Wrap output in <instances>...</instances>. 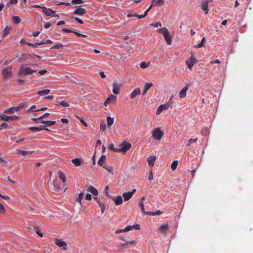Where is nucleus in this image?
Listing matches in <instances>:
<instances>
[{
    "instance_id": "nucleus-1",
    "label": "nucleus",
    "mask_w": 253,
    "mask_h": 253,
    "mask_svg": "<svg viewBox=\"0 0 253 253\" xmlns=\"http://www.w3.org/2000/svg\"><path fill=\"white\" fill-rule=\"evenodd\" d=\"M157 32L163 34L164 38L168 44L170 45L171 44L172 37L169 34L167 28L164 27L158 29H157Z\"/></svg>"
},
{
    "instance_id": "nucleus-2",
    "label": "nucleus",
    "mask_w": 253,
    "mask_h": 253,
    "mask_svg": "<svg viewBox=\"0 0 253 253\" xmlns=\"http://www.w3.org/2000/svg\"><path fill=\"white\" fill-rule=\"evenodd\" d=\"M36 72V71L32 70L28 67L21 68L17 73V75L18 77H24L26 75H31L32 73Z\"/></svg>"
},
{
    "instance_id": "nucleus-3",
    "label": "nucleus",
    "mask_w": 253,
    "mask_h": 253,
    "mask_svg": "<svg viewBox=\"0 0 253 253\" xmlns=\"http://www.w3.org/2000/svg\"><path fill=\"white\" fill-rule=\"evenodd\" d=\"M153 138L156 140H160L164 135V132L160 127L154 129L152 131Z\"/></svg>"
},
{
    "instance_id": "nucleus-4",
    "label": "nucleus",
    "mask_w": 253,
    "mask_h": 253,
    "mask_svg": "<svg viewBox=\"0 0 253 253\" xmlns=\"http://www.w3.org/2000/svg\"><path fill=\"white\" fill-rule=\"evenodd\" d=\"M12 75L11 67H5L2 70V76L4 79L10 78Z\"/></svg>"
},
{
    "instance_id": "nucleus-5",
    "label": "nucleus",
    "mask_w": 253,
    "mask_h": 253,
    "mask_svg": "<svg viewBox=\"0 0 253 253\" xmlns=\"http://www.w3.org/2000/svg\"><path fill=\"white\" fill-rule=\"evenodd\" d=\"M41 8L45 9L43 12L47 16L59 17V15L55 14L56 11L52 10L51 9H47L45 7H41Z\"/></svg>"
},
{
    "instance_id": "nucleus-6",
    "label": "nucleus",
    "mask_w": 253,
    "mask_h": 253,
    "mask_svg": "<svg viewBox=\"0 0 253 253\" xmlns=\"http://www.w3.org/2000/svg\"><path fill=\"white\" fill-rule=\"evenodd\" d=\"M121 148H118V152L126 153L131 148V144L128 142L126 143L124 142L121 144Z\"/></svg>"
},
{
    "instance_id": "nucleus-7",
    "label": "nucleus",
    "mask_w": 253,
    "mask_h": 253,
    "mask_svg": "<svg viewBox=\"0 0 253 253\" xmlns=\"http://www.w3.org/2000/svg\"><path fill=\"white\" fill-rule=\"evenodd\" d=\"M18 118V116L14 115L12 116H6L4 114H1L0 115V119L4 121L9 122L11 120H16Z\"/></svg>"
},
{
    "instance_id": "nucleus-8",
    "label": "nucleus",
    "mask_w": 253,
    "mask_h": 253,
    "mask_svg": "<svg viewBox=\"0 0 253 253\" xmlns=\"http://www.w3.org/2000/svg\"><path fill=\"white\" fill-rule=\"evenodd\" d=\"M112 86L113 92L115 94H119L120 92V89L122 87V84H121L113 83L112 84Z\"/></svg>"
},
{
    "instance_id": "nucleus-9",
    "label": "nucleus",
    "mask_w": 253,
    "mask_h": 253,
    "mask_svg": "<svg viewBox=\"0 0 253 253\" xmlns=\"http://www.w3.org/2000/svg\"><path fill=\"white\" fill-rule=\"evenodd\" d=\"M209 1L207 0H203L201 1L200 7L205 11V13L207 14L209 12Z\"/></svg>"
},
{
    "instance_id": "nucleus-10",
    "label": "nucleus",
    "mask_w": 253,
    "mask_h": 253,
    "mask_svg": "<svg viewBox=\"0 0 253 253\" xmlns=\"http://www.w3.org/2000/svg\"><path fill=\"white\" fill-rule=\"evenodd\" d=\"M86 13V10L82 7L81 5L76 7V9L74 11V14L79 15H84Z\"/></svg>"
},
{
    "instance_id": "nucleus-11",
    "label": "nucleus",
    "mask_w": 253,
    "mask_h": 253,
    "mask_svg": "<svg viewBox=\"0 0 253 253\" xmlns=\"http://www.w3.org/2000/svg\"><path fill=\"white\" fill-rule=\"evenodd\" d=\"M55 244L59 248L64 247V250H67V249L66 247L67 246V243L61 239H56L55 240Z\"/></svg>"
},
{
    "instance_id": "nucleus-12",
    "label": "nucleus",
    "mask_w": 253,
    "mask_h": 253,
    "mask_svg": "<svg viewBox=\"0 0 253 253\" xmlns=\"http://www.w3.org/2000/svg\"><path fill=\"white\" fill-rule=\"evenodd\" d=\"M85 188L87 191L91 193L93 195L97 196L98 194L97 189L91 185H86Z\"/></svg>"
},
{
    "instance_id": "nucleus-13",
    "label": "nucleus",
    "mask_w": 253,
    "mask_h": 253,
    "mask_svg": "<svg viewBox=\"0 0 253 253\" xmlns=\"http://www.w3.org/2000/svg\"><path fill=\"white\" fill-rule=\"evenodd\" d=\"M117 99V96L114 95H111L110 97H108L105 101L104 105L107 106L111 103L115 102Z\"/></svg>"
},
{
    "instance_id": "nucleus-14",
    "label": "nucleus",
    "mask_w": 253,
    "mask_h": 253,
    "mask_svg": "<svg viewBox=\"0 0 253 253\" xmlns=\"http://www.w3.org/2000/svg\"><path fill=\"white\" fill-rule=\"evenodd\" d=\"M170 107L169 104L166 103L162 104L158 107L156 111V114L159 115L160 114L163 110H165L169 108Z\"/></svg>"
},
{
    "instance_id": "nucleus-15",
    "label": "nucleus",
    "mask_w": 253,
    "mask_h": 253,
    "mask_svg": "<svg viewBox=\"0 0 253 253\" xmlns=\"http://www.w3.org/2000/svg\"><path fill=\"white\" fill-rule=\"evenodd\" d=\"M29 129L32 132L40 131L42 129H45L47 131H49V129L48 128H44V126H43V125L40 126L38 127L31 126L29 128Z\"/></svg>"
},
{
    "instance_id": "nucleus-16",
    "label": "nucleus",
    "mask_w": 253,
    "mask_h": 253,
    "mask_svg": "<svg viewBox=\"0 0 253 253\" xmlns=\"http://www.w3.org/2000/svg\"><path fill=\"white\" fill-rule=\"evenodd\" d=\"M189 88V85L186 84L180 91L179 96L181 98H184L186 96V91Z\"/></svg>"
},
{
    "instance_id": "nucleus-17",
    "label": "nucleus",
    "mask_w": 253,
    "mask_h": 253,
    "mask_svg": "<svg viewBox=\"0 0 253 253\" xmlns=\"http://www.w3.org/2000/svg\"><path fill=\"white\" fill-rule=\"evenodd\" d=\"M141 93L140 89L139 87L135 88L130 95V99L134 98L136 95H140Z\"/></svg>"
},
{
    "instance_id": "nucleus-18",
    "label": "nucleus",
    "mask_w": 253,
    "mask_h": 253,
    "mask_svg": "<svg viewBox=\"0 0 253 253\" xmlns=\"http://www.w3.org/2000/svg\"><path fill=\"white\" fill-rule=\"evenodd\" d=\"M106 161V156L105 155H102L98 161V164L101 167H103Z\"/></svg>"
},
{
    "instance_id": "nucleus-19",
    "label": "nucleus",
    "mask_w": 253,
    "mask_h": 253,
    "mask_svg": "<svg viewBox=\"0 0 253 253\" xmlns=\"http://www.w3.org/2000/svg\"><path fill=\"white\" fill-rule=\"evenodd\" d=\"M169 227L167 223L161 225L159 228V231L161 232L166 233L169 230Z\"/></svg>"
},
{
    "instance_id": "nucleus-20",
    "label": "nucleus",
    "mask_w": 253,
    "mask_h": 253,
    "mask_svg": "<svg viewBox=\"0 0 253 253\" xmlns=\"http://www.w3.org/2000/svg\"><path fill=\"white\" fill-rule=\"evenodd\" d=\"M40 123L44 124L43 126H44V128L55 124V121H41Z\"/></svg>"
},
{
    "instance_id": "nucleus-21",
    "label": "nucleus",
    "mask_w": 253,
    "mask_h": 253,
    "mask_svg": "<svg viewBox=\"0 0 253 253\" xmlns=\"http://www.w3.org/2000/svg\"><path fill=\"white\" fill-rule=\"evenodd\" d=\"M132 229V226L130 225L127 226L125 228L123 229H117L115 231V233L117 234H120L122 232H126L131 230Z\"/></svg>"
},
{
    "instance_id": "nucleus-22",
    "label": "nucleus",
    "mask_w": 253,
    "mask_h": 253,
    "mask_svg": "<svg viewBox=\"0 0 253 253\" xmlns=\"http://www.w3.org/2000/svg\"><path fill=\"white\" fill-rule=\"evenodd\" d=\"M156 157L154 156H150L147 158V162L149 166L152 167L154 165V162L156 161Z\"/></svg>"
},
{
    "instance_id": "nucleus-23",
    "label": "nucleus",
    "mask_w": 253,
    "mask_h": 253,
    "mask_svg": "<svg viewBox=\"0 0 253 253\" xmlns=\"http://www.w3.org/2000/svg\"><path fill=\"white\" fill-rule=\"evenodd\" d=\"M114 202L116 205L118 206L123 203V198L121 196H118L116 197L113 198Z\"/></svg>"
},
{
    "instance_id": "nucleus-24",
    "label": "nucleus",
    "mask_w": 253,
    "mask_h": 253,
    "mask_svg": "<svg viewBox=\"0 0 253 253\" xmlns=\"http://www.w3.org/2000/svg\"><path fill=\"white\" fill-rule=\"evenodd\" d=\"M153 86V84L151 83H146L145 84L144 89L142 92V94L143 95H145L147 93V91L150 89V88Z\"/></svg>"
},
{
    "instance_id": "nucleus-25",
    "label": "nucleus",
    "mask_w": 253,
    "mask_h": 253,
    "mask_svg": "<svg viewBox=\"0 0 253 253\" xmlns=\"http://www.w3.org/2000/svg\"><path fill=\"white\" fill-rule=\"evenodd\" d=\"M145 198L144 197H142L141 199H140V200L139 201V206L141 209V211L144 212L145 214H146V212H147V211H145V208H144V204H143V201L145 200Z\"/></svg>"
},
{
    "instance_id": "nucleus-26",
    "label": "nucleus",
    "mask_w": 253,
    "mask_h": 253,
    "mask_svg": "<svg viewBox=\"0 0 253 253\" xmlns=\"http://www.w3.org/2000/svg\"><path fill=\"white\" fill-rule=\"evenodd\" d=\"M17 111V108L16 106L12 107L6 109L4 111V113H13Z\"/></svg>"
},
{
    "instance_id": "nucleus-27",
    "label": "nucleus",
    "mask_w": 253,
    "mask_h": 253,
    "mask_svg": "<svg viewBox=\"0 0 253 253\" xmlns=\"http://www.w3.org/2000/svg\"><path fill=\"white\" fill-rule=\"evenodd\" d=\"M50 92V90L48 89H45L42 90H39L37 92L38 94L41 96H44L48 94Z\"/></svg>"
},
{
    "instance_id": "nucleus-28",
    "label": "nucleus",
    "mask_w": 253,
    "mask_h": 253,
    "mask_svg": "<svg viewBox=\"0 0 253 253\" xmlns=\"http://www.w3.org/2000/svg\"><path fill=\"white\" fill-rule=\"evenodd\" d=\"M197 62H198L197 58L192 54L188 60L186 61L185 63H195Z\"/></svg>"
},
{
    "instance_id": "nucleus-29",
    "label": "nucleus",
    "mask_w": 253,
    "mask_h": 253,
    "mask_svg": "<svg viewBox=\"0 0 253 253\" xmlns=\"http://www.w3.org/2000/svg\"><path fill=\"white\" fill-rule=\"evenodd\" d=\"M125 201H128L132 196L131 195L129 192H125L123 194Z\"/></svg>"
},
{
    "instance_id": "nucleus-30",
    "label": "nucleus",
    "mask_w": 253,
    "mask_h": 253,
    "mask_svg": "<svg viewBox=\"0 0 253 253\" xmlns=\"http://www.w3.org/2000/svg\"><path fill=\"white\" fill-rule=\"evenodd\" d=\"M50 43H52V41L50 40H47L46 41L42 40L40 42H37L35 43V46H37L38 45H42L43 44Z\"/></svg>"
},
{
    "instance_id": "nucleus-31",
    "label": "nucleus",
    "mask_w": 253,
    "mask_h": 253,
    "mask_svg": "<svg viewBox=\"0 0 253 253\" xmlns=\"http://www.w3.org/2000/svg\"><path fill=\"white\" fill-rule=\"evenodd\" d=\"M154 1V5H158L159 6H163L165 3L164 0H153Z\"/></svg>"
},
{
    "instance_id": "nucleus-32",
    "label": "nucleus",
    "mask_w": 253,
    "mask_h": 253,
    "mask_svg": "<svg viewBox=\"0 0 253 253\" xmlns=\"http://www.w3.org/2000/svg\"><path fill=\"white\" fill-rule=\"evenodd\" d=\"M114 122V118H112L110 116H108L107 117V122L108 126H112Z\"/></svg>"
},
{
    "instance_id": "nucleus-33",
    "label": "nucleus",
    "mask_w": 253,
    "mask_h": 253,
    "mask_svg": "<svg viewBox=\"0 0 253 253\" xmlns=\"http://www.w3.org/2000/svg\"><path fill=\"white\" fill-rule=\"evenodd\" d=\"M84 195V193L83 192H81L79 194L78 197L76 199L75 201L76 202H78L80 204H82V200L83 198Z\"/></svg>"
},
{
    "instance_id": "nucleus-34",
    "label": "nucleus",
    "mask_w": 253,
    "mask_h": 253,
    "mask_svg": "<svg viewBox=\"0 0 253 253\" xmlns=\"http://www.w3.org/2000/svg\"><path fill=\"white\" fill-rule=\"evenodd\" d=\"M205 42H206V39L205 38H203L202 39L201 42L198 44L194 45V47L195 48H197L202 47L204 45Z\"/></svg>"
},
{
    "instance_id": "nucleus-35",
    "label": "nucleus",
    "mask_w": 253,
    "mask_h": 253,
    "mask_svg": "<svg viewBox=\"0 0 253 253\" xmlns=\"http://www.w3.org/2000/svg\"><path fill=\"white\" fill-rule=\"evenodd\" d=\"M72 162L74 164V165L76 167L80 166L81 165L80 160L78 158H75V159H73L72 160Z\"/></svg>"
},
{
    "instance_id": "nucleus-36",
    "label": "nucleus",
    "mask_w": 253,
    "mask_h": 253,
    "mask_svg": "<svg viewBox=\"0 0 253 253\" xmlns=\"http://www.w3.org/2000/svg\"><path fill=\"white\" fill-rule=\"evenodd\" d=\"M53 187L52 189L53 190H58L60 189V186L57 183L56 181L54 180L52 184Z\"/></svg>"
},
{
    "instance_id": "nucleus-37",
    "label": "nucleus",
    "mask_w": 253,
    "mask_h": 253,
    "mask_svg": "<svg viewBox=\"0 0 253 253\" xmlns=\"http://www.w3.org/2000/svg\"><path fill=\"white\" fill-rule=\"evenodd\" d=\"M162 213V212L160 211H157L156 212H146V214L147 215H159Z\"/></svg>"
},
{
    "instance_id": "nucleus-38",
    "label": "nucleus",
    "mask_w": 253,
    "mask_h": 253,
    "mask_svg": "<svg viewBox=\"0 0 253 253\" xmlns=\"http://www.w3.org/2000/svg\"><path fill=\"white\" fill-rule=\"evenodd\" d=\"M12 19L15 24H18L21 21V18L17 16H13L12 17Z\"/></svg>"
},
{
    "instance_id": "nucleus-39",
    "label": "nucleus",
    "mask_w": 253,
    "mask_h": 253,
    "mask_svg": "<svg viewBox=\"0 0 253 253\" xmlns=\"http://www.w3.org/2000/svg\"><path fill=\"white\" fill-rule=\"evenodd\" d=\"M178 165V162L177 161H174L171 164V169L172 170H175L177 168Z\"/></svg>"
},
{
    "instance_id": "nucleus-40",
    "label": "nucleus",
    "mask_w": 253,
    "mask_h": 253,
    "mask_svg": "<svg viewBox=\"0 0 253 253\" xmlns=\"http://www.w3.org/2000/svg\"><path fill=\"white\" fill-rule=\"evenodd\" d=\"M58 176L62 180L63 183H65L66 182V177L61 171H59L58 172Z\"/></svg>"
},
{
    "instance_id": "nucleus-41",
    "label": "nucleus",
    "mask_w": 253,
    "mask_h": 253,
    "mask_svg": "<svg viewBox=\"0 0 253 253\" xmlns=\"http://www.w3.org/2000/svg\"><path fill=\"white\" fill-rule=\"evenodd\" d=\"M34 152V151H30L20 150L19 151V153L21 154V155H23V156H25V155H28L29 154L32 153Z\"/></svg>"
},
{
    "instance_id": "nucleus-42",
    "label": "nucleus",
    "mask_w": 253,
    "mask_h": 253,
    "mask_svg": "<svg viewBox=\"0 0 253 253\" xmlns=\"http://www.w3.org/2000/svg\"><path fill=\"white\" fill-rule=\"evenodd\" d=\"M103 168H104L105 169H106L110 173H112L113 172V169H114V168H113V167H112V166H107V165H105L104 166H103Z\"/></svg>"
},
{
    "instance_id": "nucleus-43",
    "label": "nucleus",
    "mask_w": 253,
    "mask_h": 253,
    "mask_svg": "<svg viewBox=\"0 0 253 253\" xmlns=\"http://www.w3.org/2000/svg\"><path fill=\"white\" fill-rule=\"evenodd\" d=\"M11 28L10 27L6 26L4 30H3V36H5L6 35H7L9 32L10 30H11Z\"/></svg>"
},
{
    "instance_id": "nucleus-44",
    "label": "nucleus",
    "mask_w": 253,
    "mask_h": 253,
    "mask_svg": "<svg viewBox=\"0 0 253 253\" xmlns=\"http://www.w3.org/2000/svg\"><path fill=\"white\" fill-rule=\"evenodd\" d=\"M58 104L66 107H69L70 106L69 104L65 101L58 102Z\"/></svg>"
},
{
    "instance_id": "nucleus-45",
    "label": "nucleus",
    "mask_w": 253,
    "mask_h": 253,
    "mask_svg": "<svg viewBox=\"0 0 253 253\" xmlns=\"http://www.w3.org/2000/svg\"><path fill=\"white\" fill-rule=\"evenodd\" d=\"M108 148L114 152H118V148H115L113 144H109L108 145Z\"/></svg>"
},
{
    "instance_id": "nucleus-46",
    "label": "nucleus",
    "mask_w": 253,
    "mask_h": 253,
    "mask_svg": "<svg viewBox=\"0 0 253 253\" xmlns=\"http://www.w3.org/2000/svg\"><path fill=\"white\" fill-rule=\"evenodd\" d=\"M197 140V138L195 139H190L188 141L187 143L186 144V146H188L191 145L192 144L195 143L196 141Z\"/></svg>"
},
{
    "instance_id": "nucleus-47",
    "label": "nucleus",
    "mask_w": 253,
    "mask_h": 253,
    "mask_svg": "<svg viewBox=\"0 0 253 253\" xmlns=\"http://www.w3.org/2000/svg\"><path fill=\"white\" fill-rule=\"evenodd\" d=\"M137 243V242L135 240H131L129 242H126L123 245V246H126L128 245H136Z\"/></svg>"
},
{
    "instance_id": "nucleus-48",
    "label": "nucleus",
    "mask_w": 253,
    "mask_h": 253,
    "mask_svg": "<svg viewBox=\"0 0 253 253\" xmlns=\"http://www.w3.org/2000/svg\"><path fill=\"white\" fill-rule=\"evenodd\" d=\"M174 94H172L170 96V98H169V101L166 103V104H169V106L170 107L172 103V99L173 98H174Z\"/></svg>"
},
{
    "instance_id": "nucleus-49",
    "label": "nucleus",
    "mask_w": 253,
    "mask_h": 253,
    "mask_svg": "<svg viewBox=\"0 0 253 253\" xmlns=\"http://www.w3.org/2000/svg\"><path fill=\"white\" fill-rule=\"evenodd\" d=\"M63 46V45L62 44H56L54 45H53L52 47H51V49H59L61 47H62Z\"/></svg>"
},
{
    "instance_id": "nucleus-50",
    "label": "nucleus",
    "mask_w": 253,
    "mask_h": 253,
    "mask_svg": "<svg viewBox=\"0 0 253 253\" xmlns=\"http://www.w3.org/2000/svg\"><path fill=\"white\" fill-rule=\"evenodd\" d=\"M71 18L75 20L76 21H77L80 24H83L84 22L82 20L80 19V18L75 17V16H71Z\"/></svg>"
},
{
    "instance_id": "nucleus-51",
    "label": "nucleus",
    "mask_w": 253,
    "mask_h": 253,
    "mask_svg": "<svg viewBox=\"0 0 253 253\" xmlns=\"http://www.w3.org/2000/svg\"><path fill=\"white\" fill-rule=\"evenodd\" d=\"M99 206V207L101 209V213H103L104 211H105V203H103V204H100V205Z\"/></svg>"
},
{
    "instance_id": "nucleus-52",
    "label": "nucleus",
    "mask_w": 253,
    "mask_h": 253,
    "mask_svg": "<svg viewBox=\"0 0 253 253\" xmlns=\"http://www.w3.org/2000/svg\"><path fill=\"white\" fill-rule=\"evenodd\" d=\"M55 4L57 5H69L70 4V3L69 2L57 1L56 2Z\"/></svg>"
},
{
    "instance_id": "nucleus-53",
    "label": "nucleus",
    "mask_w": 253,
    "mask_h": 253,
    "mask_svg": "<svg viewBox=\"0 0 253 253\" xmlns=\"http://www.w3.org/2000/svg\"><path fill=\"white\" fill-rule=\"evenodd\" d=\"M100 129L102 131H104L106 129V126L104 122H102L100 124Z\"/></svg>"
},
{
    "instance_id": "nucleus-54",
    "label": "nucleus",
    "mask_w": 253,
    "mask_h": 253,
    "mask_svg": "<svg viewBox=\"0 0 253 253\" xmlns=\"http://www.w3.org/2000/svg\"><path fill=\"white\" fill-rule=\"evenodd\" d=\"M25 106V103H20L18 105L16 106V107L17 108V111H18L20 108L24 107Z\"/></svg>"
},
{
    "instance_id": "nucleus-55",
    "label": "nucleus",
    "mask_w": 253,
    "mask_h": 253,
    "mask_svg": "<svg viewBox=\"0 0 253 253\" xmlns=\"http://www.w3.org/2000/svg\"><path fill=\"white\" fill-rule=\"evenodd\" d=\"M31 120L33 121L35 123H40V121H41L39 117L37 118H32L31 119Z\"/></svg>"
},
{
    "instance_id": "nucleus-56",
    "label": "nucleus",
    "mask_w": 253,
    "mask_h": 253,
    "mask_svg": "<svg viewBox=\"0 0 253 253\" xmlns=\"http://www.w3.org/2000/svg\"><path fill=\"white\" fill-rule=\"evenodd\" d=\"M72 2L76 4H81L84 2L83 0H72Z\"/></svg>"
},
{
    "instance_id": "nucleus-57",
    "label": "nucleus",
    "mask_w": 253,
    "mask_h": 253,
    "mask_svg": "<svg viewBox=\"0 0 253 253\" xmlns=\"http://www.w3.org/2000/svg\"><path fill=\"white\" fill-rule=\"evenodd\" d=\"M153 179V174L152 170H151L149 171V175L148 176V179L149 180H152Z\"/></svg>"
},
{
    "instance_id": "nucleus-58",
    "label": "nucleus",
    "mask_w": 253,
    "mask_h": 253,
    "mask_svg": "<svg viewBox=\"0 0 253 253\" xmlns=\"http://www.w3.org/2000/svg\"><path fill=\"white\" fill-rule=\"evenodd\" d=\"M62 30L66 33H73L75 31H73L67 28H62Z\"/></svg>"
},
{
    "instance_id": "nucleus-59",
    "label": "nucleus",
    "mask_w": 253,
    "mask_h": 253,
    "mask_svg": "<svg viewBox=\"0 0 253 253\" xmlns=\"http://www.w3.org/2000/svg\"><path fill=\"white\" fill-rule=\"evenodd\" d=\"M85 199L88 201H91L92 196L90 194H87L85 196Z\"/></svg>"
},
{
    "instance_id": "nucleus-60",
    "label": "nucleus",
    "mask_w": 253,
    "mask_h": 253,
    "mask_svg": "<svg viewBox=\"0 0 253 253\" xmlns=\"http://www.w3.org/2000/svg\"><path fill=\"white\" fill-rule=\"evenodd\" d=\"M49 115V114L48 113H45L44 114H43L42 115L39 117V118L41 119V120H42V119H43L46 117H48Z\"/></svg>"
},
{
    "instance_id": "nucleus-61",
    "label": "nucleus",
    "mask_w": 253,
    "mask_h": 253,
    "mask_svg": "<svg viewBox=\"0 0 253 253\" xmlns=\"http://www.w3.org/2000/svg\"><path fill=\"white\" fill-rule=\"evenodd\" d=\"M95 157H96V152H95L94 155L92 157V165H95L96 164Z\"/></svg>"
},
{
    "instance_id": "nucleus-62",
    "label": "nucleus",
    "mask_w": 253,
    "mask_h": 253,
    "mask_svg": "<svg viewBox=\"0 0 253 253\" xmlns=\"http://www.w3.org/2000/svg\"><path fill=\"white\" fill-rule=\"evenodd\" d=\"M152 25L155 27H161L162 26V23L160 22H157L154 24H152Z\"/></svg>"
},
{
    "instance_id": "nucleus-63",
    "label": "nucleus",
    "mask_w": 253,
    "mask_h": 253,
    "mask_svg": "<svg viewBox=\"0 0 253 253\" xmlns=\"http://www.w3.org/2000/svg\"><path fill=\"white\" fill-rule=\"evenodd\" d=\"M36 108V106L35 105H33L28 110V112L29 111H31V112H36V110H35L34 109Z\"/></svg>"
},
{
    "instance_id": "nucleus-64",
    "label": "nucleus",
    "mask_w": 253,
    "mask_h": 253,
    "mask_svg": "<svg viewBox=\"0 0 253 253\" xmlns=\"http://www.w3.org/2000/svg\"><path fill=\"white\" fill-rule=\"evenodd\" d=\"M2 211L4 212L5 211V208L2 204L0 203V212Z\"/></svg>"
}]
</instances>
